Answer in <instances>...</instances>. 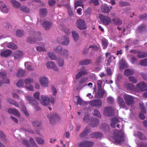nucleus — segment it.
<instances>
[{
  "label": "nucleus",
  "mask_w": 147,
  "mask_h": 147,
  "mask_svg": "<svg viewBox=\"0 0 147 147\" xmlns=\"http://www.w3.org/2000/svg\"><path fill=\"white\" fill-rule=\"evenodd\" d=\"M114 135L113 138L116 142L119 143L124 140V134L122 131L115 130Z\"/></svg>",
  "instance_id": "f257e3e1"
},
{
  "label": "nucleus",
  "mask_w": 147,
  "mask_h": 147,
  "mask_svg": "<svg viewBox=\"0 0 147 147\" xmlns=\"http://www.w3.org/2000/svg\"><path fill=\"white\" fill-rule=\"evenodd\" d=\"M123 97L125 100V102L127 105L131 106L134 103V98L133 96L125 94Z\"/></svg>",
  "instance_id": "f03ea898"
},
{
  "label": "nucleus",
  "mask_w": 147,
  "mask_h": 147,
  "mask_svg": "<svg viewBox=\"0 0 147 147\" xmlns=\"http://www.w3.org/2000/svg\"><path fill=\"white\" fill-rule=\"evenodd\" d=\"M49 119V121L51 124H53L56 121L60 119L58 115L55 113H53L50 114L47 116Z\"/></svg>",
  "instance_id": "7ed1b4c3"
},
{
  "label": "nucleus",
  "mask_w": 147,
  "mask_h": 147,
  "mask_svg": "<svg viewBox=\"0 0 147 147\" xmlns=\"http://www.w3.org/2000/svg\"><path fill=\"white\" fill-rule=\"evenodd\" d=\"M89 104L92 107L100 108L102 106V102L101 100L97 99L90 101Z\"/></svg>",
  "instance_id": "20e7f679"
},
{
  "label": "nucleus",
  "mask_w": 147,
  "mask_h": 147,
  "mask_svg": "<svg viewBox=\"0 0 147 147\" xmlns=\"http://www.w3.org/2000/svg\"><path fill=\"white\" fill-rule=\"evenodd\" d=\"M77 28L80 30L86 28V26L85 21L82 19L78 20L76 22Z\"/></svg>",
  "instance_id": "39448f33"
},
{
  "label": "nucleus",
  "mask_w": 147,
  "mask_h": 147,
  "mask_svg": "<svg viewBox=\"0 0 147 147\" xmlns=\"http://www.w3.org/2000/svg\"><path fill=\"white\" fill-rule=\"evenodd\" d=\"M99 18L100 19L101 21L104 25H108L111 22V19L108 16H104L102 14H100L99 15Z\"/></svg>",
  "instance_id": "423d86ee"
},
{
  "label": "nucleus",
  "mask_w": 147,
  "mask_h": 147,
  "mask_svg": "<svg viewBox=\"0 0 147 147\" xmlns=\"http://www.w3.org/2000/svg\"><path fill=\"white\" fill-rule=\"evenodd\" d=\"M104 113L105 115L108 116L113 115L114 113V110L111 106L106 107L104 110Z\"/></svg>",
  "instance_id": "0eeeda50"
},
{
  "label": "nucleus",
  "mask_w": 147,
  "mask_h": 147,
  "mask_svg": "<svg viewBox=\"0 0 147 147\" xmlns=\"http://www.w3.org/2000/svg\"><path fill=\"white\" fill-rule=\"evenodd\" d=\"M147 85L143 82H142L136 84V88L140 91H147Z\"/></svg>",
  "instance_id": "6e6552de"
},
{
  "label": "nucleus",
  "mask_w": 147,
  "mask_h": 147,
  "mask_svg": "<svg viewBox=\"0 0 147 147\" xmlns=\"http://www.w3.org/2000/svg\"><path fill=\"white\" fill-rule=\"evenodd\" d=\"M40 100V103L42 105L46 106L49 104V98L47 96L42 95Z\"/></svg>",
  "instance_id": "1a4fd4ad"
},
{
  "label": "nucleus",
  "mask_w": 147,
  "mask_h": 147,
  "mask_svg": "<svg viewBox=\"0 0 147 147\" xmlns=\"http://www.w3.org/2000/svg\"><path fill=\"white\" fill-rule=\"evenodd\" d=\"M58 41L59 44L66 46L67 45L69 42V39L67 36L58 39Z\"/></svg>",
  "instance_id": "9d476101"
},
{
  "label": "nucleus",
  "mask_w": 147,
  "mask_h": 147,
  "mask_svg": "<svg viewBox=\"0 0 147 147\" xmlns=\"http://www.w3.org/2000/svg\"><path fill=\"white\" fill-rule=\"evenodd\" d=\"M46 66L48 69H53L55 71H59V69L55 64L52 61L48 62L46 64Z\"/></svg>",
  "instance_id": "9b49d317"
},
{
  "label": "nucleus",
  "mask_w": 147,
  "mask_h": 147,
  "mask_svg": "<svg viewBox=\"0 0 147 147\" xmlns=\"http://www.w3.org/2000/svg\"><path fill=\"white\" fill-rule=\"evenodd\" d=\"M29 34L35 37V39L36 40V42L37 40L41 41L43 39V38L41 36V34L38 32H36L33 31H31L29 32Z\"/></svg>",
  "instance_id": "f8f14e48"
},
{
  "label": "nucleus",
  "mask_w": 147,
  "mask_h": 147,
  "mask_svg": "<svg viewBox=\"0 0 147 147\" xmlns=\"http://www.w3.org/2000/svg\"><path fill=\"white\" fill-rule=\"evenodd\" d=\"M93 142L88 141H86L79 143L78 147H91L93 145Z\"/></svg>",
  "instance_id": "ddd939ff"
},
{
  "label": "nucleus",
  "mask_w": 147,
  "mask_h": 147,
  "mask_svg": "<svg viewBox=\"0 0 147 147\" xmlns=\"http://www.w3.org/2000/svg\"><path fill=\"white\" fill-rule=\"evenodd\" d=\"M39 82L42 86L44 87H47L48 86L49 81L48 78L45 77H43L40 78Z\"/></svg>",
  "instance_id": "4468645a"
},
{
  "label": "nucleus",
  "mask_w": 147,
  "mask_h": 147,
  "mask_svg": "<svg viewBox=\"0 0 147 147\" xmlns=\"http://www.w3.org/2000/svg\"><path fill=\"white\" fill-rule=\"evenodd\" d=\"M12 53V51L10 50H5L1 52L0 55L2 57L7 58L10 56Z\"/></svg>",
  "instance_id": "2eb2a0df"
},
{
  "label": "nucleus",
  "mask_w": 147,
  "mask_h": 147,
  "mask_svg": "<svg viewBox=\"0 0 147 147\" xmlns=\"http://www.w3.org/2000/svg\"><path fill=\"white\" fill-rule=\"evenodd\" d=\"M7 111L9 113L13 114L16 116H20V115L19 112L16 109L10 108Z\"/></svg>",
  "instance_id": "dca6fc26"
},
{
  "label": "nucleus",
  "mask_w": 147,
  "mask_h": 147,
  "mask_svg": "<svg viewBox=\"0 0 147 147\" xmlns=\"http://www.w3.org/2000/svg\"><path fill=\"white\" fill-rule=\"evenodd\" d=\"M99 124L98 120L96 118L93 117H91L90 125L92 127H95L97 126Z\"/></svg>",
  "instance_id": "f3484780"
},
{
  "label": "nucleus",
  "mask_w": 147,
  "mask_h": 147,
  "mask_svg": "<svg viewBox=\"0 0 147 147\" xmlns=\"http://www.w3.org/2000/svg\"><path fill=\"white\" fill-rule=\"evenodd\" d=\"M88 72L87 70L85 69L82 70L80 71L78 73L76 74L75 79L77 80L81 77L87 74Z\"/></svg>",
  "instance_id": "a211bd4d"
},
{
  "label": "nucleus",
  "mask_w": 147,
  "mask_h": 147,
  "mask_svg": "<svg viewBox=\"0 0 147 147\" xmlns=\"http://www.w3.org/2000/svg\"><path fill=\"white\" fill-rule=\"evenodd\" d=\"M23 55V53L20 51H16L13 54L14 59L15 60H18L20 57Z\"/></svg>",
  "instance_id": "6ab92c4d"
},
{
  "label": "nucleus",
  "mask_w": 147,
  "mask_h": 147,
  "mask_svg": "<svg viewBox=\"0 0 147 147\" xmlns=\"http://www.w3.org/2000/svg\"><path fill=\"white\" fill-rule=\"evenodd\" d=\"M105 93V91L104 89L101 88L98 89V93L96 94L95 97L99 98H102Z\"/></svg>",
  "instance_id": "aec40b11"
},
{
  "label": "nucleus",
  "mask_w": 147,
  "mask_h": 147,
  "mask_svg": "<svg viewBox=\"0 0 147 147\" xmlns=\"http://www.w3.org/2000/svg\"><path fill=\"white\" fill-rule=\"evenodd\" d=\"M52 25L51 22L49 21H45L42 24L43 27L45 30H49Z\"/></svg>",
  "instance_id": "412c9836"
},
{
  "label": "nucleus",
  "mask_w": 147,
  "mask_h": 147,
  "mask_svg": "<svg viewBox=\"0 0 147 147\" xmlns=\"http://www.w3.org/2000/svg\"><path fill=\"white\" fill-rule=\"evenodd\" d=\"M117 101L119 106L122 108H124L125 106V104L123 98L120 96L118 97Z\"/></svg>",
  "instance_id": "4be33fe9"
},
{
  "label": "nucleus",
  "mask_w": 147,
  "mask_h": 147,
  "mask_svg": "<svg viewBox=\"0 0 147 147\" xmlns=\"http://www.w3.org/2000/svg\"><path fill=\"white\" fill-rule=\"evenodd\" d=\"M30 36L27 37L26 40V41L27 42L33 44L36 42V40L35 39V37L32 35H31L30 34Z\"/></svg>",
  "instance_id": "5701e85b"
},
{
  "label": "nucleus",
  "mask_w": 147,
  "mask_h": 147,
  "mask_svg": "<svg viewBox=\"0 0 147 147\" xmlns=\"http://www.w3.org/2000/svg\"><path fill=\"white\" fill-rule=\"evenodd\" d=\"M42 124L41 121L38 119L33 120L32 122V126L35 127H39Z\"/></svg>",
  "instance_id": "b1692460"
},
{
  "label": "nucleus",
  "mask_w": 147,
  "mask_h": 147,
  "mask_svg": "<svg viewBox=\"0 0 147 147\" xmlns=\"http://www.w3.org/2000/svg\"><path fill=\"white\" fill-rule=\"evenodd\" d=\"M91 131V129L88 127H86L84 131L80 135V136L81 137H83L87 135L88 134L90 133Z\"/></svg>",
  "instance_id": "393cba45"
},
{
  "label": "nucleus",
  "mask_w": 147,
  "mask_h": 147,
  "mask_svg": "<svg viewBox=\"0 0 147 147\" xmlns=\"http://www.w3.org/2000/svg\"><path fill=\"white\" fill-rule=\"evenodd\" d=\"M92 62L90 59H86L80 61L79 63L81 65H88L92 64Z\"/></svg>",
  "instance_id": "a878e982"
},
{
  "label": "nucleus",
  "mask_w": 147,
  "mask_h": 147,
  "mask_svg": "<svg viewBox=\"0 0 147 147\" xmlns=\"http://www.w3.org/2000/svg\"><path fill=\"white\" fill-rule=\"evenodd\" d=\"M101 9L102 11L105 13H109L110 10L109 8V7H108L107 5L105 4H103L101 7Z\"/></svg>",
  "instance_id": "bb28decb"
},
{
  "label": "nucleus",
  "mask_w": 147,
  "mask_h": 147,
  "mask_svg": "<svg viewBox=\"0 0 147 147\" xmlns=\"http://www.w3.org/2000/svg\"><path fill=\"white\" fill-rule=\"evenodd\" d=\"M119 120L118 118H113L111 120V126L113 128L115 127L116 125L119 123Z\"/></svg>",
  "instance_id": "cd10ccee"
},
{
  "label": "nucleus",
  "mask_w": 147,
  "mask_h": 147,
  "mask_svg": "<svg viewBox=\"0 0 147 147\" xmlns=\"http://www.w3.org/2000/svg\"><path fill=\"white\" fill-rule=\"evenodd\" d=\"M7 101L10 104L14 105L17 108H19L20 107L19 104L18 102L11 98H8L7 99Z\"/></svg>",
  "instance_id": "c85d7f7f"
},
{
  "label": "nucleus",
  "mask_w": 147,
  "mask_h": 147,
  "mask_svg": "<svg viewBox=\"0 0 147 147\" xmlns=\"http://www.w3.org/2000/svg\"><path fill=\"white\" fill-rule=\"evenodd\" d=\"M102 56H100L96 58V61L95 62L96 65L99 66L102 62Z\"/></svg>",
  "instance_id": "c756f323"
},
{
  "label": "nucleus",
  "mask_w": 147,
  "mask_h": 147,
  "mask_svg": "<svg viewBox=\"0 0 147 147\" xmlns=\"http://www.w3.org/2000/svg\"><path fill=\"white\" fill-rule=\"evenodd\" d=\"M62 47L60 45L55 46L53 48V50L56 53L59 54L62 52Z\"/></svg>",
  "instance_id": "7c9ffc66"
},
{
  "label": "nucleus",
  "mask_w": 147,
  "mask_h": 147,
  "mask_svg": "<svg viewBox=\"0 0 147 147\" xmlns=\"http://www.w3.org/2000/svg\"><path fill=\"white\" fill-rule=\"evenodd\" d=\"M137 53V57L139 58H142L147 57V53L143 51H138Z\"/></svg>",
  "instance_id": "2f4dec72"
},
{
  "label": "nucleus",
  "mask_w": 147,
  "mask_h": 147,
  "mask_svg": "<svg viewBox=\"0 0 147 147\" xmlns=\"http://www.w3.org/2000/svg\"><path fill=\"white\" fill-rule=\"evenodd\" d=\"M0 10L4 13H7L8 12L9 8L5 4H2L1 6Z\"/></svg>",
  "instance_id": "473e14b6"
},
{
  "label": "nucleus",
  "mask_w": 147,
  "mask_h": 147,
  "mask_svg": "<svg viewBox=\"0 0 147 147\" xmlns=\"http://www.w3.org/2000/svg\"><path fill=\"white\" fill-rule=\"evenodd\" d=\"M91 137L94 138H99L102 136L103 134L101 133L97 132L96 133H93L91 134Z\"/></svg>",
  "instance_id": "72a5a7b5"
},
{
  "label": "nucleus",
  "mask_w": 147,
  "mask_h": 147,
  "mask_svg": "<svg viewBox=\"0 0 147 147\" xmlns=\"http://www.w3.org/2000/svg\"><path fill=\"white\" fill-rule=\"evenodd\" d=\"M134 71L133 70L127 69L125 71V75L127 76H131L133 74Z\"/></svg>",
  "instance_id": "f704fd0d"
},
{
  "label": "nucleus",
  "mask_w": 147,
  "mask_h": 147,
  "mask_svg": "<svg viewBox=\"0 0 147 147\" xmlns=\"http://www.w3.org/2000/svg\"><path fill=\"white\" fill-rule=\"evenodd\" d=\"M120 69H124L128 67L127 63L125 60L122 59L120 62Z\"/></svg>",
  "instance_id": "c9c22d12"
},
{
  "label": "nucleus",
  "mask_w": 147,
  "mask_h": 147,
  "mask_svg": "<svg viewBox=\"0 0 147 147\" xmlns=\"http://www.w3.org/2000/svg\"><path fill=\"white\" fill-rule=\"evenodd\" d=\"M39 13L41 16L45 17L47 14V10L46 8H42L39 11Z\"/></svg>",
  "instance_id": "e433bc0d"
},
{
  "label": "nucleus",
  "mask_w": 147,
  "mask_h": 147,
  "mask_svg": "<svg viewBox=\"0 0 147 147\" xmlns=\"http://www.w3.org/2000/svg\"><path fill=\"white\" fill-rule=\"evenodd\" d=\"M92 48L93 50H96L97 49V47L95 46H92V45H90L88 47H86L85 48L83 51V53L84 54H86L88 53V50Z\"/></svg>",
  "instance_id": "4c0bfd02"
},
{
  "label": "nucleus",
  "mask_w": 147,
  "mask_h": 147,
  "mask_svg": "<svg viewBox=\"0 0 147 147\" xmlns=\"http://www.w3.org/2000/svg\"><path fill=\"white\" fill-rule=\"evenodd\" d=\"M128 78L129 81L133 84H136L137 82V78L134 76H129Z\"/></svg>",
  "instance_id": "58836bf2"
},
{
  "label": "nucleus",
  "mask_w": 147,
  "mask_h": 147,
  "mask_svg": "<svg viewBox=\"0 0 147 147\" xmlns=\"http://www.w3.org/2000/svg\"><path fill=\"white\" fill-rule=\"evenodd\" d=\"M25 73L26 71L25 70L20 69L18 71L16 75L18 77H23L24 76Z\"/></svg>",
  "instance_id": "ea45409f"
},
{
  "label": "nucleus",
  "mask_w": 147,
  "mask_h": 147,
  "mask_svg": "<svg viewBox=\"0 0 147 147\" xmlns=\"http://www.w3.org/2000/svg\"><path fill=\"white\" fill-rule=\"evenodd\" d=\"M7 46L9 48L13 49H16L17 48V46L14 43L9 42L7 45Z\"/></svg>",
  "instance_id": "a19ab883"
},
{
  "label": "nucleus",
  "mask_w": 147,
  "mask_h": 147,
  "mask_svg": "<svg viewBox=\"0 0 147 147\" xmlns=\"http://www.w3.org/2000/svg\"><path fill=\"white\" fill-rule=\"evenodd\" d=\"M20 10L26 13L29 12L30 11L29 9L27 7L25 6H22L20 7Z\"/></svg>",
  "instance_id": "79ce46f5"
},
{
  "label": "nucleus",
  "mask_w": 147,
  "mask_h": 147,
  "mask_svg": "<svg viewBox=\"0 0 147 147\" xmlns=\"http://www.w3.org/2000/svg\"><path fill=\"white\" fill-rule=\"evenodd\" d=\"M72 36L74 40L76 41L79 38V36L77 32L75 31H73L72 32Z\"/></svg>",
  "instance_id": "37998d69"
},
{
  "label": "nucleus",
  "mask_w": 147,
  "mask_h": 147,
  "mask_svg": "<svg viewBox=\"0 0 147 147\" xmlns=\"http://www.w3.org/2000/svg\"><path fill=\"white\" fill-rule=\"evenodd\" d=\"M33 79L30 78H26L24 81V83L26 85L29 84L30 83H33Z\"/></svg>",
  "instance_id": "c03bdc74"
},
{
  "label": "nucleus",
  "mask_w": 147,
  "mask_h": 147,
  "mask_svg": "<svg viewBox=\"0 0 147 147\" xmlns=\"http://www.w3.org/2000/svg\"><path fill=\"white\" fill-rule=\"evenodd\" d=\"M105 56L106 58L108 57V58L107 60V65H110V63L111 61V59L112 57L110 55V53H106Z\"/></svg>",
  "instance_id": "a18cd8bd"
},
{
  "label": "nucleus",
  "mask_w": 147,
  "mask_h": 147,
  "mask_svg": "<svg viewBox=\"0 0 147 147\" xmlns=\"http://www.w3.org/2000/svg\"><path fill=\"white\" fill-rule=\"evenodd\" d=\"M113 21L115 24L117 25H121L122 23V21L118 18L113 19Z\"/></svg>",
  "instance_id": "49530a36"
},
{
  "label": "nucleus",
  "mask_w": 147,
  "mask_h": 147,
  "mask_svg": "<svg viewBox=\"0 0 147 147\" xmlns=\"http://www.w3.org/2000/svg\"><path fill=\"white\" fill-rule=\"evenodd\" d=\"M91 118H89V116L88 114L86 115L84 117L83 120L85 122L90 123Z\"/></svg>",
  "instance_id": "de8ad7c7"
},
{
  "label": "nucleus",
  "mask_w": 147,
  "mask_h": 147,
  "mask_svg": "<svg viewBox=\"0 0 147 147\" xmlns=\"http://www.w3.org/2000/svg\"><path fill=\"white\" fill-rule=\"evenodd\" d=\"M102 43L103 46V48L105 49L106 48L108 45V42L107 40L105 38H103L102 39Z\"/></svg>",
  "instance_id": "09e8293b"
},
{
  "label": "nucleus",
  "mask_w": 147,
  "mask_h": 147,
  "mask_svg": "<svg viewBox=\"0 0 147 147\" xmlns=\"http://www.w3.org/2000/svg\"><path fill=\"white\" fill-rule=\"evenodd\" d=\"M93 115L95 116L99 117L100 118L101 117V115L99 111L97 109L94 110L93 112H92Z\"/></svg>",
  "instance_id": "8fccbe9b"
},
{
  "label": "nucleus",
  "mask_w": 147,
  "mask_h": 147,
  "mask_svg": "<svg viewBox=\"0 0 147 147\" xmlns=\"http://www.w3.org/2000/svg\"><path fill=\"white\" fill-rule=\"evenodd\" d=\"M140 109L143 113H146V109L144 105V103L142 102L140 103Z\"/></svg>",
  "instance_id": "3c124183"
},
{
  "label": "nucleus",
  "mask_w": 147,
  "mask_h": 147,
  "mask_svg": "<svg viewBox=\"0 0 147 147\" xmlns=\"http://www.w3.org/2000/svg\"><path fill=\"white\" fill-rule=\"evenodd\" d=\"M36 141L40 144H42L44 143V140L41 138L39 137H37L35 138Z\"/></svg>",
  "instance_id": "603ef678"
},
{
  "label": "nucleus",
  "mask_w": 147,
  "mask_h": 147,
  "mask_svg": "<svg viewBox=\"0 0 147 147\" xmlns=\"http://www.w3.org/2000/svg\"><path fill=\"white\" fill-rule=\"evenodd\" d=\"M16 35L18 37H20L24 35V31L22 30H18L16 32Z\"/></svg>",
  "instance_id": "864d4df0"
},
{
  "label": "nucleus",
  "mask_w": 147,
  "mask_h": 147,
  "mask_svg": "<svg viewBox=\"0 0 147 147\" xmlns=\"http://www.w3.org/2000/svg\"><path fill=\"white\" fill-rule=\"evenodd\" d=\"M75 99L77 100V104L81 105L83 102V100L80 97L76 96Z\"/></svg>",
  "instance_id": "5fc2aeb1"
},
{
  "label": "nucleus",
  "mask_w": 147,
  "mask_h": 147,
  "mask_svg": "<svg viewBox=\"0 0 147 147\" xmlns=\"http://www.w3.org/2000/svg\"><path fill=\"white\" fill-rule=\"evenodd\" d=\"M137 135L139 139L141 140H146V138L144 135L140 132L138 133Z\"/></svg>",
  "instance_id": "6e6d98bb"
},
{
  "label": "nucleus",
  "mask_w": 147,
  "mask_h": 147,
  "mask_svg": "<svg viewBox=\"0 0 147 147\" xmlns=\"http://www.w3.org/2000/svg\"><path fill=\"white\" fill-rule=\"evenodd\" d=\"M24 81L22 80H19L17 83V85L19 87H23L24 86Z\"/></svg>",
  "instance_id": "4d7b16f0"
},
{
  "label": "nucleus",
  "mask_w": 147,
  "mask_h": 147,
  "mask_svg": "<svg viewBox=\"0 0 147 147\" xmlns=\"http://www.w3.org/2000/svg\"><path fill=\"white\" fill-rule=\"evenodd\" d=\"M119 5L120 6L123 7L124 6L129 5L130 4L128 2H124L123 1H121L119 2Z\"/></svg>",
  "instance_id": "13d9d810"
},
{
  "label": "nucleus",
  "mask_w": 147,
  "mask_h": 147,
  "mask_svg": "<svg viewBox=\"0 0 147 147\" xmlns=\"http://www.w3.org/2000/svg\"><path fill=\"white\" fill-rule=\"evenodd\" d=\"M28 62H26L25 63L24 65L26 67V65H27V69L28 70L31 71L33 70V68L32 66L30 65H28Z\"/></svg>",
  "instance_id": "bf43d9fd"
},
{
  "label": "nucleus",
  "mask_w": 147,
  "mask_h": 147,
  "mask_svg": "<svg viewBox=\"0 0 147 147\" xmlns=\"http://www.w3.org/2000/svg\"><path fill=\"white\" fill-rule=\"evenodd\" d=\"M0 138H1L2 140L4 141H6V136L3 132L1 131H0Z\"/></svg>",
  "instance_id": "052dcab7"
},
{
  "label": "nucleus",
  "mask_w": 147,
  "mask_h": 147,
  "mask_svg": "<svg viewBox=\"0 0 147 147\" xmlns=\"http://www.w3.org/2000/svg\"><path fill=\"white\" fill-rule=\"evenodd\" d=\"M11 2L13 7L15 8H18L20 5L19 3L15 1H12Z\"/></svg>",
  "instance_id": "680f3d73"
},
{
  "label": "nucleus",
  "mask_w": 147,
  "mask_h": 147,
  "mask_svg": "<svg viewBox=\"0 0 147 147\" xmlns=\"http://www.w3.org/2000/svg\"><path fill=\"white\" fill-rule=\"evenodd\" d=\"M30 141L31 144L33 147H38L37 144L35 143L33 138H30Z\"/></svg>",
  "instance_id": "e2e57ef3"
},
{
  "label": "nucleus",
  "mask_w": 147,
  "mask_h": 147,
  "mask_svg": "<svg viewBox=\"0 0 147 147\" xmlns=\"http://www.w3.org/2000/svg\"><path fill=\"white\" fill-rule=\"evenodd\" d=\"M48 55L50 58L51 59L55 60L56 58L55 55L51 53H48Z\"/></svg>",
  "instance_id": "0e129e2a"
},
{
  "label": "nucleus",
  "mask_w": 147,
  "mask_h": 147,
  "mask_svg": "<svg viewBox=\"0 0 147 147\" xmlns=\"http://www.w3.org/2000/svg\"><path fill=\"white\" fill-rule=\"evenodd\" d=\"M140 64L144 66H147V58L142 60L140 62Z\"/></svg>",
  "instance_id": "69168bd1"
},
{
  "label": "nucleus",
  "mask_w": 147,
  "mask_h": 147,
  "mask_svg": "<svg viewBox=\"0 0 147 147\" xmlns=\"http://www.w3.org/2000/svg\"><path fill=\"white\" fill-rule=\"evenodd\" d=\"M125 87L128 90L132 89L134 88L133 85L131 83H128L125 85Z\"/></svg>",
  "instance_id": "338daca9"
},
{
  "label": "nucleus",
  "mask_w": 147,
  "mask_h": 147,
  "mask_svg": "<svg viewBox=\"0 0 147 147\" xmlns=\"http://www.w3.org/2000/svg\"><path fill=\"white\" fill-rule=\"evenodd\" d=\"M114 101V100L113 98L111 96H109L107 98V102L110 104L113 103Z\"/></svg>",
  "instance_id": "774afa93"
}]
</instances>
